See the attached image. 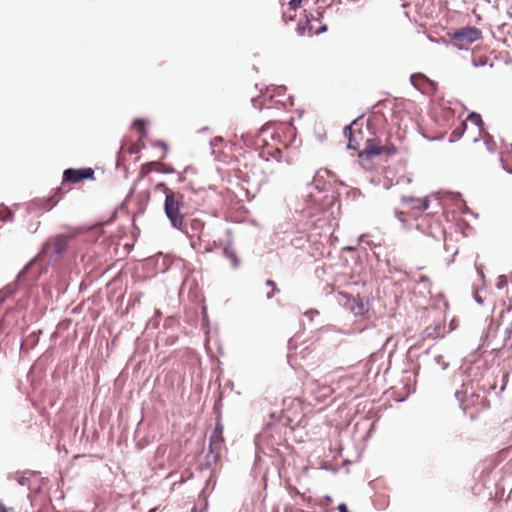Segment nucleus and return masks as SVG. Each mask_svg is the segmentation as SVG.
Listing matches in <instances>:
<instances>
[{
	"mask_svg": "<svg viewBox=\"0 0 512 512\" xmlns=\"http://www.w3.org/2000/svg\"><path fill=\"white\" fill-rule=\"evenodd\" d=\"M475 301H476L478 304H483V302H484V301H483V299H482L481 297H479V296H476V297H475Z\"/></svg>",
	"mask_w": 512,
	"mask_h": 512,
	"instance_id": "obj_32",
	"label": "nucleus"
},
{
	"mask_svg": "<svg viewBox=\"0 0 512 512\" xmlns=\"http://www.w3.org/2000/svg\"><path fill=\"white\" fill-rule=\"evenodd\" d=\"M505 333H506V335H507L508 337H510V336H511V334H512V323L510 324V326H509V327H507V328H506Z\"/></svg>",
	"mask_w": 512,
	"mask_h": 512,
	"instance_id": "obj_31",
	"label": "nucleus"
},
{
	"mask_svg": "<svg viewBox=\"0 0 512 512\" xmlns=\"http://www.w3.org/2000/svg\"><path fill=\"white\" fill-rule=\"evenodd\" d=\"M60 189H57L55 194L51 197H49L46 201H45V204L43 205V207L46 209V210H50L52 209L59 201V197H57V195L60 193Z\"/></svg>",
	"mask_w": 512,
	"mask_h": 512,
	"instance_id": "obj_17",
	"label": "nucleus"
},
{
	"mask_svg": "<svg viewBox=\"0 0 512 512\" xmlns=\"http://www.w3.org/2000/svg\"><path fill=\"white\" fill-rule=\"evenodd\" d=\"M324 498L327 502H332V498L329 495H326Z\"/></svg>",
	"mask_w": 512,
	"mask_h": 512,
	"instance_id": "obj_36",
	"label": "nucleus"
},
{
	"mask_svg": "<svg viewBox=\"0 0 512 512\" xmlns=\"http://www.w3.org/2000/svg\"><path fill=\"white\" fill-rule=\"evenodd\" d=\"M331 392V388L328 386H322V397L328 395Z\"/></svg>",
	"mask_w": 512,
	"mask_h": 512,
	"instance_id": "obj_28",
	"label": "nucleus"
},
{
	"mask_svg": "<svg viewBox=\"0 0 512 512\" xmlns=\"http://www.w3.org/2000/svg\"><path fill=\"white\" fill-rule=\"evenodd\" d=\"M0 512H13V509H9L3 503H0Z\"/></svg>",
	"mask_w": 512,
	"mask_h": 512,
	"instance_id": "obj_29",
	"label": "nucleus"
},
{
	"mask_svg": "<svg viewBox=\"0 0 512 512\" xmlns=\"http://www.w3.org/2000/svg\"><path fill=\"white\" fill-rule=\"evenodd\" d=\"M157 166V162H148L143 164L139 170V178H145L151 171L156 169Z\"/></svg>",
	"mask_w": 512,
	"mask_h": 512,
	"instance_id": "obj_13",
	"label": "nucleus"
},
{
	"mask_svg": "<svg viewBox=\"0 0 512 512\" xmlns=\"http://www.w3.org/2000/svg\"><path fill=\"white\" fill-rule=\"evenodd\" d=\"M418 79L423 80V81H427V80H428V79H427V77H426L425 75H423V74H420V73H418V74H412V75H411V77H410V80H411V83H412L415 87H417V86H418V84H417V82H416V80H418Z\"/></svg>",
	"mask_w": 512,
	"mask_h": 512,
	"instance_id": "obj_22",
	"label": "nucleus"
},
{
	"mask_svg": "<svg viewBox=\"0 0 512 512\" xmlns=\"http://www.w3.org/2000/svg\"><path fill=\"white\" fill-rule=\"evenodd\" d=\"M382 151L383 147L378 145H367L365 148V153L369 158L379 156Z\"/></svg>",
	"mask_w": 512,
	"mask_h": 512,
	"instance_id": "obj_15",
	"label": "nucleus"
},
{
	"mask_svg": "<svg viewBox=\"0 0 512 512\" xmlns=\"http://www.w3.org/2000/svg\"><path fill=\"white\" fill-rule=\"evenodd\" d=\"M467 120L470 121L471 123H473L475 126H477L479 128V130H481L483 128V126H484V122L482 120V117L477 112L469 113V115L467 117Z\"/></svg>",
	"mask_w": 512,
	"mask_h": 512,
	"instance_id": "obj_14",
	"label": "nucleus"
},
{
	"mask_svg": "<svg viewBox=\"0 0 512 512\" xmlns=\"http://www.w3.org/2000/svg\"><path fill=\"white\" fill-rule=\"evenodd\" d=\"M296 128L291 123H266L261 127L256 142L261 147L260 156L281 160L282 148H288L296 139Z\"/></svg>",
	"mask_w": 512,
	"mask_h": 512,
	"instance_id": "obj_1",
	"label": "nucleus"
},
{
	"mask_svg": "<svg viewBox=\"0 0 512 512\" xmlns=\"http://www.w3.org/2000/svg\"><path fill=\"white\" fill-rule=\"evenodd\" d=\"M447 35L451 43L460 50L468 49L469 45L482 38L481 30L472 26H466L454 32H448Z\"/></svg>",
	"mask_w": 512,
	"mask_h": 512,
	"instance_id": "obj_4",
	"label": "nucleus"
},
{
	"mask_svg": "<svg viewBox=\"0 0 512 512\" xmlns=\"http://www.w3.org/2000/svg\"><path fill=\"white\" fill-rule=\"evenodd\" d=\"M224 437H223V425L218 420L215 428L210 436L209 440V450L211 453L215 455H219L223 445H224Z\"/></svg>",
	"mask_w": 512,
	"mask_h": 512,
	"instance_id": "obj_7",
	"label": "nucleus"
},
{
	"mask_svg": "<svg viewBox=\"0 0 512 512\" xmlns=\"http://www.w3.org/2000/svg\"><path fill=\"white\" fill-rule=\"evenodd\" d=\"M333 239L337 240V238L333 236V233H331V234H330V241H331V244H333Z\"/></svg>",
	"mask_w": 512,
	"mask_h": 512,
	"instance_id": "obj_37",
	"label": "nucleus"
},
{
	"mask_svg": "<svg viewBox=\"0 0 512 512\" xmlns=\"http://www.w3.org/2000/svg\"><path fill=\"white\" fill-rule=\"evenodd\" d=\"M205 227V223L198 218H194L190 221L189 226L184 223V233L187 234L188 237L194 238L196 237L198 240H201V236Z\"/></svg>",
	"mask_w": 512,
	"mask_h": 512,
	"instance_id": "obj_8",
	"label": "nucleus"
},
{
	"mask_svg": "<svg viewBox=\"0 0 512 512\" xmlns=\"http://www.w3.org/2000/svg\"><path fill=\"white\" fill-rule=\"evenodd\" d=\"M69 240L70 238L67 235H56L55 237L47 241L43 251L47 255L59 258L67 251L69 246Z\"/></svg>",
	"mask_w": 512,
	"mask_h": 512,
	"instance_id": "obj_5",
	"label": "nucleus"
},
{
	"mask_svg": "<svg viewBox=\"0 0 512 512\" xmlns=\"http://www.w3.org/2000/svg\"><path fill=\"white\" fill-rule=\"evenodd\" d=\"M402 202L409 205L412 209H417L419 211H425L429 207V200L427 197L425 198H415L412 196H402Z\"/></svg>",
	"mask_w": 512,
	"mask_h": 512,
	"instance_id": "obj_12",
	"label": "nucleus"
},
{
	"mask_svg": "<svg viewBox=\"0 0 512 512\" xmlns=\"http://www.w3.org/2000/svg\"><path fill=\"white\" fill-rule=\"evenodd\" d=\"M157 189H161V190L164 192V194H165V195H166V191H172L170 188H168V187L166 186V184H165V183H159V184L157 185Z\"/></svg>",
	"mask_w": 512,
	"mask_h": 512,
	"instance_id": "obj_26",
	"label": "nucleus"
},
{
	"mask_svg": "<svg viewBox=\"0 0 512 512\" xmlns=\"http://www.w3.org/2000/svg\"><path fill=\"white\" fill-rule=\"evenodd\" d=\"M339 512H349L348 507L345 503H341L337 507Z\"/></svg>",
	"mask_w": 512,
	"mask_h": 512,
	"instance_id": "obj_27",
	"label": "nucleus"
},
{
	"mask_svg": "<svg viewBox=\"0 0 512 512\" xmlns=\"http://www.w3.org/2000/svg\"><path fill=\"white\" fill-rule=\"evenodd\" d=\"M326 31H327V25L322 24V33L326 32Z\"/></svg>",
	"mask_w": 512,
	"mask_h": 512,
	"instance_id": "obj_35",
	"label": "nucleus"
},
{
	"mask_svg": "<svg viewBox=\"0 0 512 512\" xmlns=\"http://www.w3.org/2000/svg\"><path fill=\"white\" fill-rule=\"evenodd\" d=\"M429 39H430V41H433V42H439V40H435V39H433L431 37H429Z\"/></svg>",
	"mask_w": 512,
	"mask_h": 512,
	"instance_id": "obj_38",
	"label": "nucleus"
},
{
	"mask_svg": "<svg viewBox=\"0 0 512 512\" xmlns=\"http://www.w3.org/2000/svg\"><path fill=\"white\" fill-rule=\"evenodd\" d=\"M510 349H512V341H511V344H510Z\"/></svg>",
	"mask_w": 512,
	"mask_h": 512,
	"instance_id": "obj_43",
	"label": "nucleus"
},
{
	"mask_svg": "<svg viewBox=\"0 0 512 512\" xmlns=\"http://www.w3.org/2000/svg\"><path fill=\"white\" fill-rule=\"evenodd\" d=\"M345 303L343 304L349 309L355 316L363 315L366 311L364 303L360 299H355L352 296L344 295Z\"/></svg>",
	"mask_w": 512,
	"mask_h": 512,
	"instance_id": "obj_11",
	"label": "nucleus"
},
{
	"mask_svg": "<svg viewBox=\"0 0 512 512\" xmlns=\"http://www.w3.org/2000/svg\"><path fill=\"white\" fill-rule=\"evenodd\" d=\"M318 0L315 1L317 4ZM303 3L305 20L300 22L299 29L303 35L313 36L320 33V8L310 7L309 0H291L289 5L292 9L298 8Z\"/></svg>",
	"mask_w": 512,
	"mask_h": 512,
	"instance_id": "obj_3",
	"label": "nucleus"
},
{
	"mask_svg": "<svg viewBox=\"0 0 512 512\" xmlns=\"http://www.w3.org/2000/svg\"><path fill=\"white\" fill-rule=\"evenodd\" d=\"M86 179H94V170L90 167L87 168H69L63 172V183H79Z\"/></svg>",
	"mask_w": 512,
	"mask_h": 512,
	"instance_id": "obj_6",
	"label": "nucleus"
},
{
	"mask_svg": "<svg viewBox=\"0 0 512 512\" xmlns=\"http://www.w3.org/2000/svg\"><path fill=\"white\" fill-rule=\"evenodd\" d=\"M362 118V116L353 120L349 125L344 127V136L348 139L347 149L350 150H358L360 148V143L355 135L353 130V126L357 124V122Z\"/></svg>",
	"mask_w": 512,
	"mask_h": 512,
	"instance_id": "obj_9",
	"label": "nucleus"
},
{
	"mask_svg": "<svg viewBox=\"0 0 512 512\" xmlns=\"http://www.w3.org/2000/svg\"><path fill=\"white\" fill-rule=\"evenodd\" d=\"M355 248L353 247H350V246H347V247H343L342 250H349V251H352L354 250Z\"/></svg>",
	"mask_w": 512,
	"mask_h": 512,
	"instance_id": "obj_34",
	"label": "nucleus"
},
{
	"mask_svg": "<svg viewBox=\"0 0 512 512\" xmlns=\"http://www.w3.org/2000/svg\"><path fill=\"white\" fill-rule=\"evenodd\" d=\"M450 325L455 326L454 320L451 321Z\"/></svg>",
	"mask_w": 512,
	"mask_h": 512,
	"instance_id": "obj_41",
	"label": "nucleus"
},
{
	"mask_svg": "<svg viewBox=\"0 0 512 512\" xmlns=\"http://www.w3.org/2000/svg\"><path fill=\"white\" fill-rule=\"evenodd\" d=\"M363 237H364V235H360L359 241H362Z\"/></svg>",
	"mask_w": 512,
	"mask_h": 512,
	"instance_id": "obj_39",
	"label": "nucleus"
},
{
	"mask_svg": "<svg viewBox=\"0 0 512 512\" xmlns=\"http://www.w3.org/2000/svg\"><path fill=\"white\" fill-rule=\"evenodd\" d=\"M321 469H327V467L322 464Z\"/></svg>",
	"mask_w": 512,
	"mask_h": 512,
	"instance_id": "obj_40",
	"label": "nucleus"
},
{
	"mask_svg": "<svg viewBox=\"0 0 512 512\" xmlns=\"http://www.w3.org/2000/svg\"><path fill=\"white\" fill-rule=\"evenodd\" d=\"M422 339H437L445 335V327L440 323H433L427 326L422 332Z\"/></svg>",
	"mask_w": 512,
	"mask_h": 512,
	"instance_id": "obj_10",
	"label": "nucleus"
},
{
	"mask_svg": "<svg viewBox=\"0 0 512 512\" xmlns=\"http://www.w3.org/2000/svg\"><path fill=\"white\" fill-rule=\"evenodd\" d=\"M326 0H322V2H325Z\"/></svg>",
	"mask_w": 512,
	"mask_h": 512,
	"instance_id": "obj_44",
	"label": "nucleus"
},
{
	"mask_svg": "<svg viewBox=\"0 0 512 512\" xmlns=\"http://www.w3.org/2000/svg\"><path fill=\"white\" fill-rule=\"evenodd\" d=\"M508 284V279H507V276L505 275H500L498 278H497V282H496V288L501 290L503 289L504 287H506Z\"/></svg>",
	"mask_w": 512,
	"mask_h": 512,
	"instance_id": "obj_20",
	"label": "nucleus"
},
{
	"mask_svg": "<svg viewBox=\"0 0 512 512\" xmlns=\"http://www.w3.org/2000/svg\"><path fill=\"white\" fill-rule=\"evenodd\" d=\"M434 361L436 364L440 365L443 370L447 369L449 366V363L444 360L442 355L436 356Z\"/></svg>",
	"mask_w": 512,
	"mask_h": 512,
	"instance_id": "obj_23",
	"label": "nucleus"
},
{
	"mask_svg": "<svg viewBox=\"0 0 512 512\" xmlns=\"http://www.w3.org/2000/svg\"><path fill=\"white\" fill-rule=\"evenodd\" d=\"M184 195L176 191H166L164 211L172 227L184 231Z\"/></svg>",
	"mask_w": 512,
	"mask_h": 512,
	"instance_id": "obj_2",
	"label": "nucleus"
},
{
	"mask_svg": "<svg viewBox=\"0 0 512 512\" xmlns=\"http://www.w3.org/2000/svg\"><path fill=\"white\" fill-rule=\"evenodd\" d=\"M510 280H511V282H512V273L510 274Z\"/></svg>",
	"mask_w": 512,
	"mask_h": 512,
	"instance_id": "obj_42",
	"label": "nucleus"
},
{
	"mask_svg": "<svg viewBox=\"0 0 512 512\" xmlns=\"http://www.w3.org/2000/svg\"><path fill=\"white\" fill-rule=\"evenodd\" d=\"M394 214L395 216L400 220V221H404L403 218H402V215H403V212L402 211H399L398 209H395L394 210Z\"/></svg>",
	"mask_w": 512,
	"mask_h": 512,
	"instance_id": "obj_30",
	"label": "nucleus"
},
{
	"mask_svg": "<svg viewBox=\"0 0 512 512\" xmlns=\"http://www.w3.org/2000/svg\"><path fill=\"white\" fill-rule=\"evenodd\" d=\"M465 393H466V391L456 390L454 395L458 401L463 402Z\"/></svg>",
	"mask_w": 512,
	"mask_h": 512,
	"instance_id": "obj_25",
	"label": "nucleus"
},
{
	"mask_svg": "<svg viewBox=\"0 0 512 512\" xmlns=\"http://www.w3.org/2000/svg\"><path fill=\"white\" fill-rule=\"evenodd\" d=\"M225 253L229 256V258L231 259L232 263H233V266H237L238 264V258L235 254H233L232 252H229L227 249H225Z\"/></svg>",
	"mask_w": 512,
	"mask_h": 512,
	"instance_id": "obj_24",
	"label": "nucleus"
},
{
	"mask_svg": "<svg viewBox=\"0 0 512 512\" xmlns=\"http://www.w3.org/2000/svg\"><path fill=\"white\" fill-rule=\"evenodd\" d=\"M266 286H267L268 288H270V291H269V292H267V298H268V299L272 298L276 292H279V290H278V289H277V287H276L275 282H274V281H272V280H267V281H266Z\"/></svg>",
	"mask_w": 512,
	"mask_h": 512,
	"instance_id": "obj_19",
	"label": "nucleus"
},
{
	"mask_svg": "<svg viewBox=\"0 0 512 512\" xmlns=\"http://www.w3.org/2000/svg\"><path fill=\"white\" fill-rule=\"evenodd\" d=\"M388 153L394 154V153H396V149L394 147H392L391 149L388 150Z\"/></svg>",
	"mask_w": 512,
	"mask_h": 512,
	"instance_id": "obj_33",
	"label": "nucleus"
},
{
	"mask_svg": "<svg viewBox=\"0 0 512 512\" xmlns=\"http://www.w3.org/2000/svg\"><path fill=\"white\" fill-rule=\"evenodd\" d=\"M133 127L141 134L142 137L146 136L145 122L141 119H136L133 122Z\"/></svg>",
	"mask_w": 512,
	"mask_h": 512,
	"instance_id": "obj_18",
	"label": "nucleus"
},
{
	"mask_svg": "<svg viewBox=\"0 0 512 512\" xmlns=\"http://www.w3.org/2000/svg\"><path fill=\"white\" fill-rule=\"evenodd\" d=\"M308 189H309V192L307 194V198H309L310 201H312V202H316V200L313 199V196H314L313 195V190L318 191L319 190L318 185L315 182H313V183L308 185Z\"/></svg>",
	"mask_w": 512,
	"mask_h": 512,
	"instance_id": "obj_21",
	"label": "nucleus"
},
{
	"mask_svg": "<svg viewBox=\"0 0 512 512\" xmlns=\"http://www.w3.org/2000/svg\"><path fill=\"white\" fill-rule=\"evenodd\" d=\"M466 127H467L466 123L462 122L459 127L455 128L453 130V132L451 133L450 141L459 140L462 137V135L464 134Z\"/></svg>",
	"mask_w": 512,
	"mask_h": 512,
	"instance_id": "obj_16",
	"label": "nucleus"
}]
</instances>
